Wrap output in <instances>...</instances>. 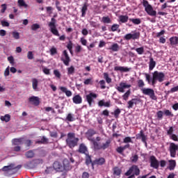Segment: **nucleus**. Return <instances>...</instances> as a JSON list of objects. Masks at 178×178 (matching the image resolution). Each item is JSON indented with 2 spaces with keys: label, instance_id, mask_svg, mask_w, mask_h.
I'll use <instances>...</instances> for the list:
<instances>
[{
  "label": "nucleus",
  "instance_id": "aec40b11",
  "mask_svg": "<svg viewBox=\"0 0 178 178\" xmlns=\"http://www.w3.org/2000/svg\"><path fill=\"white\" fill-rule=\"evenodd\" d=\"M78 152H79V154H83L84 155H87L88 154V149L84 143H81L79 145Z\"/></svg>",
  "mask_w": 178,
  "mask_h": 178
},
{
  "label": "nucleus",
  "instance_id": "a211bd4d",
  "mask_svg": "<svg viewBox=\"0 0 178 178\" xmlns=\"http://www.w3.org/2000/svg\"><path fill=\"white\" fill-rule=\"evenodd\" d=\"M105 162H106V160H105V158L100 157L99 159H96L95 161H92V166H94L95 165L102 166V165H105Z\"/></svg>",
  "mask_w": 178,
  "mask_h": 178
},
{
  "label": "nucleus",
  "instance_id": "b1692460",
  "mask_svg": "<svg viewBox=\"0 0 178 178\" xmlns=\"http://www.w3.org/2000/svg\"><path fill=\"white\" fill-rule=\"evenodd\" d=\"M115 72H130V68L124 67H120V66H115L114 67Z\"/></svg>",
  "mask_w": 178,
  "mask_h": 178
},
{
  "label": "nucleus",
  "instance_id": "c9c22d12",
  "mask_svg": "<svg viewBox=\"0 0 178 178\" xmlns=\"http://www.w3.org/2000/svg\"><path fill=\"white\" fill-rule=\"evenodd\" d=\"M109 49H111L113 52H118V51H119L120 49L119 44H118V43H114L111 45Z\"/></svg>",
  "mask_w": 178,
  "mask_h": 178
},
{
  "label": "nucleus",
  "instance_id": "c03bdc74",
  "mask_svg": "<svg viewBox=\"0 0 178 178\" xmlns=\"http://www.w3.org/2000/svg\"><path fill=\"white\" fill-rule=\"evenodd\" d=\"M0 119L3 122H9L10 120V115L9 114H6L4 116H1Z\"/></svg>",
  "mask_w": 178,
  "mask_h": 178
},
{
  "label": "nucleus",
  "instance_id": "338daca9",
  "mask_svg": "<svg viewBox=\"0 0 178 178\" xmlns=\"http://www.w3.org/2000/svg\"><path fill=\"white\" fill-rule=\"evenodd\" d=\"M81 178H90V173L88 172H83L82 173Z\"/></svg>",
  "mask_w": 178,
  "mask_h": 178
},
{
  "label": "nucleus",
  "instance_id": "412c9836",
  "mask_svg": "<svg viewBox=\"0 0 178 178\" xmlns=\"http://www.w3.org/2000/svg\"><path fill=\"white\" fill-rule=\"evenodd\" d=\"M16 168H15V164L10 163L9 165L3 166L1 168L2 172H10V170H15Z\"/></svg>",
  "mask_w": 178,
  "mask_h": 178
},
{
  "label": "nucleus",
  "instance_id": "7ed1b4c3",
  "mask_svg": "<svg viewBox=\"0 0 178 178\" xmlns=\"http://www.w3.org/2000/svg\"><path fill=\"white\" fill-rule=\"evenodd\" d=\"M79 141V138H76V134L72 132L67 134V138L66 139V143L67 145L70 148H74V147H77Z\"/></svg>",
  "mask_w": 178,
  "mask_h": 178
},
{
  "label": "nucleus",
  "instance_id": "de8ad7c7",
  "mask_svg": "<svg viewBox=\"0 0 178 178\" xmlns=\"http://www.w3.org/2000/svg\"><path fill=\"white\" fill-rule=\"evenodd\" d=\"M130 160L132 162V163H137V162L138 161V155L135 154V155L132 156L130 158Z\"/></svg>",
  "mask_w": 178,
  "mask_h": 178
},
{
  "label": "nucleus",
  "instance_id": "bf43d9fd",
  "mask_svg": "<svg viewBox=\"0 0 178 178\" xmlns=\"http://www.w3.org/2000/svg\"><path fill=\"white\" fill-rule=\"evenodd\" d=\"M99 84H100V88H102V90H105V88H106V86H105L106 83L104 80H101L99 81Z\"/></svg>",
  "mask_w": 178,
  "mask_h": 178
},
{
  "label": "nucleus",
  "instance_id": "a19ab883",
  "mask_svg": "<svg viewBox=\"0 0 178 178\" xmlns=\"http://www.w3.org/2000/svg\"><path fill=\"white\" fill-rule=\"evenodd\" d=\"M177 91H178V86L174 88H172L170 90L165 91V94H166V95H169V94L176 92Z\"/></svg>",
  "mask_w": 178,
  "mask_h": 178
},
{
  "label": "nucleus",
  "instance_id": "f8f14e48",
  "mask_svg": "<svg viewBox=\"0 0 178 178\" xmlns=\"http://www.w3.org/2000/svg\"><path fill=\"white\" fill-rule=\"evenodd\" d=\"M149 161L151 168H153L154 169H158L159 168V161H158V159H156L155 156H151L149 157Z\"/></svg>",
  "mask_w": 178,
  "mask_h": 178
},
{
  "label": "nucleus",
  "instance_id": "dca6fc26",
  "mask_svg": "<svg viewBox=\"0 0 178 178\" xmlns=\"http://www.w3.org/2000/svg\"><path fill=\"white\" fill-rule=\"evenodd\" d=\"M142 140V143H144L145 146L147 147V136L144 134V131L140 130V133L136 134V140Z\"/></svg>",
  "mask_w": 178,
  "mask_h": 178
},
{
  "label": "nucleus",
  "instance_id": "5701e85b",
  "mask_svg": "<svg viewBox=\"0 0 178 178\" xmlns=\"http://www.w3.org/2000/svg\"><path fill=\"white\" fill-rule=\"evenodd\" d=\"M113 176H118L120 177V175H122V169L118 166L114 167L113 168Z\"/></svg>",
  "mask_w": 178,
  "mask_h": 178
},
{
  "label": "nucleus",
  "instance_id": "0e129e2a",
  "mask_svg": "<svg viewBox=\"0 0 178 178\" xmlns=\"http://www.w3.org/2000/svg\"><path fill=\"white\" fill-rule=\"evenodd\" d=\"M28 59L31 60L34 59V54H33V51H29L27 54Z\"/></svg>",
  "mask_w": 178,
  "mask_h": 178
},
{
  "label": "nucleus",
  "instance_id": "4be33fe9",
  "mask_svg": "<svg viewBox=\"0 0 178 178\" xmlns=\"http://www.w3.org/2000/svg\"><path fill=\"white\" fill-rule=\"evenodd\" d=\"M72 101L74 104H76V105H79L83 102V98L80 95H76L74 97L72 98Z\"/></svg>",
  "mask_w": 178,
  "mask_h": 178
},
{
  "label": "nucleus",
  "instance_id": "774afa93",
  "mask_svg": "<svg viewBox=\"0 0 178 178\" xmlns=\"http://www.w3.org/2000/svg\"><path fill=\"white\" fill-rule=\"evenodd\" d=\"M170 138L171 140H173V141H178V137L177 136L176 134H172V135L170 136Z\"/></svg>",
  "mask_w": 178,
  "mask_h": 178
},
{
  "label": "nucleus",
  "instance_id": "052dcab7",
  "mask_svg": "<svg viewBox=\"0 0 178 178\" xmlns=\"http://www.w3.org/2000/svg\"><path fill=\"white\" fill-rule=\"evenodd\" d=\"M116 152L118 154H123V152H124V149L123 148V147H118L116 148Z\"/></svg>",
  "mask_w": 178,
  "mask_h": 178
},
{
  "label": "nucleus",
  "instance_id": "0eeeda50",
  "mask_svg": "<svg viewBox=\"0 0 178 178\" xmlns=\"http://www.w3.org/2000/svg\"><path fill=\"white\" fill-rule=\"evenodd\" d=\"M141 91L144 95H148L151 99H153V101H156V99H158V97H156V95H155V91L154 89L143 88L141 89Z\"/></svg>",
  "mask_w": 178,
  "mask_h": 178
},
{
  "label": "nucleus",
  "instance_id": "f704fd0d",
  "mask_svg": "<svg viewBox=\"0 0 178 178\" xmlns=\"http://www.w3.org/2000/svg\"><path fill=\"white\" fill-rule=\"evenodd\" d=\"M67 70L68 76H73V74H74L75 69L73 65H71L70 67L67 68Z\"/></svg>",
  "mask_w": 178,
  "mask_h": 178
},
{
  "label": "nucleus",
  "instance_id": "5fc2aeb1",
  "mask_svg": "<svg viewBox=\"0 0 178 178\" xmlns=\"http://www.w3.org/2000/svg\"><path fill=\"white\" fill-rule=\"evenodd\" d=\"M135 50L136 51L137 54H138V55H143V54H144L143 47L136 48Z\"/></svg>",
  "mask_w": 178,
  "mask_h": 178
},
{
  "label": "nucleus",
  "instance_id": "a18cd8bd",
  "mask_svg": "<svg viewBox=\"0 0 178 178\" xmlns=\"http://www.w3.org/2000/svg\"><path fill=\"white\" fill-rule=\"evenodd\" d=\"M130 94H131V91L128 90L123 95L122 98L124 101H127L129 99V97H130Z\"/></svg>",
  "mask_w": 178,
  "mask_h": 178
},
{
  "label": "nucleus",
  "instance_id": "79ce46f5",
  "mask_svg": "<svg viewBox=\"0 0 178 178\" xmlns=\"http://www.w3.org/2000/svg\"><path fill=\"white\" fill-rule=\"evenodd\" d=\"M177 91H178V86L174 88H172L170 90L165 91V94H166V95H169V94L176 92Z\"/></svg>",
  "mask_w": 178,
  "mask_h": 178
},
{
  "label": "nucleus",
  "instance_id": "9d476101",
  "mask_svg": "<svg viewBox=\"0 0 178 178\" xmlns=\"http://www.w3.org/2000/svg\"><path fill=\"white\" fill-rule=\"evenodd\" d=\"M60 60L65 65V66H69V63H70V57L67 54V51L64 50L63 52V56L60 58Z\"/></svg>",
  "mask_w": 178,
  "mask_h": 178
},
{
  "label": "nucleus",
  "instance_id": "f03ea898",
  "mask_svg": "<svg viewBox=\"0 0 178 178\" xmlns=\"http://www.w3.org/2000/svg\"><path fill=\"white\" fill-rule=\"evenodd\" d=\"M144 76L148 84H151L152 83V86H155V84H156V81H158L159 83H162L165 80V73L162 72L154 71L152 73V79L151 75H149V74L145 73Z\"/></svg>",
  "mask_w": 178,
  "mask_h": 178
},
{
  "label": "nucleus",
  "instance_id": "49530a36",
  "mask_svg": "<svg viewBox=\"0 0 178 178\" xmlns=\"http://www.w3.org/2000/svg\"><path fill=\"white\" fill-rule=\"evenodd\" d=\"M104 77L106 81V83H108V84H110V83H112V79H111L109 77V74L106 72L104 73Z\"/></svg>",
  "mask_w": 178,
  "mask_h": 178
},
{
  "label": "nucleus",
  "instance_id": "680f3d73",
  "mask_svg": "<svg viewBox=\"0 0 178 178\" xmlns=\"http://www.w3.org/2000/svg\"><path fill=\"white\" fill-rule=\"evenodd\" d=\"M50 54L51 56L56 55V54H58V50H56V48L52 47L50 49Z\"/></svg>",
  "mask_w": 178,
  "mask_h": 178
},
{
  "label": "nucleus",
  "instance_id": "c756f323",
  "mask_svg": "<svg viewBox=\"0 0 178 178\" xmlns=\"http://www.w3.org/2000/svg\"><path fill=\"white\" fill-rule=\"evenodd\" d=\"M17 3L19 8H24V9H27L29 8V4L26 3L24 0H18Z\"/></svg>",
  "mask_w": 178,
  "mask_h": 178
},
{
  "label": "nucleus",
  "instance_id": "2eb2a0df",
  "mask_svg": "<svg viewBox=\"0 0 178 178\" xmlns=\"http://www.w3.org/2000/svg\"><path fill=\"white\" fill-rule=\"evenodd\" d=\"M29 102L34 106H38L40 105V97L36 96H32L29 98Z\"/></svg>",
  "mask_w": 178,
  "mask_h": 178
},
{
  "label": "nucleus",
  "instance_id": "1a4fd4ad",
  "mask_svg": "<svg viewBox=\"0 0 178 178\" xmlns=\"http://www.w3.org/2000/svg\"><path fill=\"white\" fill-rule=\"evenodd\" d=\"M98 96L94 92H90L88 95H86V99L89 105V106H92V102Z\"/></svg>",
  "mask_w": 178,
  "mask_h": 178
},
{
  "label": "nucleus",
  "instance_id": "72a5a7b5",
  "mask_svg": "<svg viewBox=\"0 0 178 178\" xmlns=\"http://www.w3.org/2000/svg\"><path fill=\"white\" fill-rule=\"evenodd\" d=\"M119 27H120V24H113L111 26V31H113V32L118 31V33H120V29H119Z\"/></svg>",
  "mask_w": 178,
  "mask_h": 178
},
{
  "label": "nucleus",
  "instance_id": "20e7f679",
  "mask_svg": "<svg viewBox=\"0 0 178 178\" xmlns=\"http://www.w3.org/2000/svg\"><path fill=\"white\" fill-rule=\"evenodd\" d=\"M125 176H129L128 178H136V176H140V168L137 165H133L125 172Z\"/></svg>",
  "mask_w": 178,
  "mask_h": 178
},
{
  "label": "nucleus",
  "instance_id": "39448f33",
  "mask_svg": "<svg viewBox=\"0 0 178 178\" xmlns=\"http://www.w3.org/2000/svg\"><path fill=\"white\" fill-rule=\"evenodd\" d=\"M143 6L145 8V10L149 16H156V11L154 10V8H152V6L149 4L148 1L143 0Z\"/></svg>",
  "mask_w": 178,
  "mask_h": 178
},
{
  "label": "nucleus",
  "instance_id": "3c124183",
  "mask_svg": "<svg viewBox=\"0 0 178 178\" xmlns=\"http://www.w3.org/2000/svg\"><path fill=\"white\" fill-rule=\"evenodd\" d=\"M120 108H117L114 111V117L115 118V119H118L119 118V115H120Z\"/></svg>",
  "mask_w": 178,
  "mask_h": 178
},
{
  "label": "nucleus",
  "instance_id": "13d9d810",
  "mask_svg": "<svg viewBox=\"0 0 178 178\" xmlns=\"http://www.w3.org/2000/svg\"><path fill=\"white\" fill-rule=\"evenodd\" d=\"M67 48L69 49L70 54H73V51H72L73 49V44L72 43V41H70L69 44H67Z\"/></svg>",
  "mask_w": 178,
  "mask_h": 178
},
{
  "label": "nucleus",
  "instance_id": "e2e57ef3",
  "mask_svg": "<svg viewBox=\"0 0 178 178\" xmlns=\"http://www.w3.org/2000/svg\"><path fill=\"white\" fill-rule=\"evenodd\" d=\"M173 131H174L173 127H170L169 129L167 130L168 136H172L173 134Z\"/></svg>",
  "mask_w": 178,
  "mask_h": 178
},
{
  "label": "nucleus",
  "instance_id": "864d4df0",
  "mask_svg": "<svg viewBox=\"0 0 178 178\" xmlns=\"http://www.w3.org/2000/svg\"><path fill=\"white\" fill-rule=\"evenodd\" d=\"M145 83H144V81L143 79H139L138 80V87H139V88H143V87H145Z\"/></svg>",
  "mask_w": 178,
  "mask_h": 178
},
{
  "label": "nucleus",
  "instance_id": "09e8293b",
  "mask_svg": "<svg viewBox=\"0 0 178 178\" xmlns=\"http://www.w3.org/2000/svg\"><path fill=\"white\" fill-rule=\"evenodd\" d=\"M163 113L165 116H168L169 118H173V116H175V115L172 113V111L168 109L164 110Z\"/></svg>",
  "mask_w": 178,
  "mask_h": 178
},
{
  "label": "nucleus",
  "instance_id": "f257e3e1",
  "mask_svg": "<svg viewBox=\"0 0 178 178\" xmlns=\"http://www.w3.org/2000/svg\"><path fill=\"white\" fill-rule=\"evenodd\" d=\"M95 134H97V131L93 129H89L86 133V138L92 143L95 151H99L101 149L105 151V149L110 147L111 143V140H107L106 143L101 145V143L95 141L94 138H92V136H95Z\"/></svg>",
  "mask_w": 178,
  "mask_h": 178
},
{
  "label": "nucleus",
  "instance_id": "bb28decb",
  "mask_svg": "<svg viewBox=\"0 0 178 178\" xmlns=\"http://www.w3.org/2000/svg\"><path fill=\"white\" fill-rule=\"evenodd\" d=\"M13 145H23V138L13 139Z\"/></svg>",
  "mask_w": 178,
  "mask_h": 178
},
{
  "label": "nucleus",
  "instance_id": "6ab92c4d",
  "mask_svg": "<svg viewBox=\"0 0 178 178\" xmlns=\"http://www.w3.org/2000/svg\"><path fill=\"white\" fill-rule=\"evenodd\" d=\"M53 168L56 172H63V167L62 163L59 161H54L53 163Z\"/></svg>",
  "mask_w": 178,
  "mask_h": 178
},
{
  "label": "nucleus",
  "instance_id": "4d7b16f0",
  "mask_svg": "<svg viewBox=\"0 0 178 178\" xmlns=\"http://www.w3.org/2000/svg\"><path fill=\"white\" fill-rule=\"evenodd\" d=\"M38 29H40V24H32L31 30H33V31H36V30H38Z\"/></svg>",
  "mask_w": 178,
  "mask_h": 178
},
{
  "label": "nucleus",
  "instance_id": "e433bc0d",
  "mask_svg": "<svg viewBox=\"0 0 178 178\" xmlns=\"http://www.w3.org/2000/svg\"><path fill=\"white\" fill-rule=\"evenodd\" d=\"M65 120H67V122H74V120H76V118H74V115H73V114L72 113H68Z\"/></svg>",
  "mask_w": 178,
  "mask_h": 178
},
{
  "label": "nucleus",
  "instance_id": "393cba45",
  "mask_svg": "<svg viewBox=\"0 0 178 178\" xmlns=\"http://www.w3.org/2000/svg\"><path fill=\"white\" fill-rule=\"evenodd\" d=\"M59 89L60 90V91H62V92H64L65 95H67V97H72V91L68 90L67 88L65 86H60Z\"/></svg>",
  "mask_w": 178,
  "mask_h": 178
},
{
  "label": "nucleus",
  "instance_id": "cd10ccee",
  "mask_svg": "<svg viewBox=\"0 0 178 178\" xmlns=\"http://www.w3.org/2000/svg\"><path fill=\"white\" fill-rule=\"evenodd\" d=\"M155 66H156V62L154 60L153 58H150L149 62V70H154Z\"/></svg>",
  "mask_w": 178,
  "mask_h": 178
},
{
  "label": "nucleus",
  "instance_id": "9b49d317",
  "mask_svg": "<svg viewBox=\"0 0 178 178\" xmlns=\"http://www.w3.org/2000/svg\"><path fill=\"white\" fill-rule=\"evenodd\" d=\"M138 38H140V32H136L134 34L128 33L126 34L124 37V39L127 40V41H129L130 40H138Z\"/></svg>",
  "mask_w": 178,
  "mask_h": 178
},
{
  "label": "nucleus",
  "instance_id": "ddd939ff",
  "mask_svg": "<svg viewBox=\"0 0 178 178\" xmlns=\"http://www.w3.org/2000/svg\"><path fill=\"white\" fill-rule=\"evenodd\" d=\"M131 87V85L127 84L124 82L120 83V86H117L115 88L119 92H124V89L126 88H130Z\"/></svg>",
  "mask_w": 178,
  "mask_h": 178
},
{
  "label": "nucleus",
  "instance_id": "473e14b6",
  "mask_svg": "<svg viewBox=\"0 0 178 178\" xmlns=\"http://www.w3.org/2000/svg\"><path fill=\"white\" fill-rule=\"evenodd\" d=\"M119 20L121 23H127L129 22V16L127 15H120Z\"/></svg>",
  "mask_w": 178,
  "mask_h": 178
},
{
  "label": "nucleus",
  "instance_id": "37998d69",
  "mask_svg": "<svg viewBox=\"0 0 178 178\" xmlns=\"http://www.w3.org/2000/svg\"><path fill=\"white\" fill-rule=\"evenodd\" d=\"M102 23L109 24L112 23V19H111V18L109 17H103L102 18Z\"/></svg>",
  "mask_w": 178,
  "mask_h": 178
},
{
  "label": "nucleus",
  "instance_id": "c85d7f7f",
  "mask_svg": "<svg viewBox=\"0 0 178 178\" xmlns=\"http://www.w3.org/2000/svg\"><path fill=\"white\" fill-rule=\"evenodd\" d=\"M170 45L172 47H175V45H177L178 44V37L177 36H172L170 38Z\"/></svg>",
  "mask_w": 178,
  "mask_h": 178
},
{
  "label": "nucleus",
  "instance_id": "4468645a",
  "mask_svg": "<svg viewBox=\"0 0 178 178\" xmlns=\"http://www.w3.org/2000/svg\"><path fill=\"white\" fill-rule=\"evenodd\" d=\"M72 165H70V161L67 159H65L63 161V171L67 172L68 170H71Z\"/></svg>",
  "mask_w": 178,
  "mask_h": 178
},
{
  "label": "nucleus",
  "instance_id": "2f4dec72",
  "mask_svg": "<svg viewBox=\"0 0 178 178\" xmlns=\"http://www.w3.org/2000/svg\"><path fill=\"white\" fill-rule=\"evenodd\" d=\"M32 87L35 91H38L37 87H38V80L37 79H32Z\"/></svg>",
  "mask_w": 178,
  "mask_h": 178
},
{
  "label": "nucleus",
  "instance_id": "6e6d98bb",
  "mask_svg": "<svg viewBox=\"0 0 178 178\" xmlns=\"http://www.w3.org/2000/svg\"><path fill=\"white\" fill-rule=\"evenodd\" d=\"M83 51V47L81 45H77L75 47V54H80Z\"/></svg>",
  "mask_w": 178,
  "mask_h": 178
},
{
  "label": "nucleus",
  "instance_id": "7c9ffc66",
  "mask_svg": "<svg viewBox=\"0 0 178 178\" xmlns=\"http://www.w3.org/2000/svg\"><path fill=\"white\" fill-rule=\"evenodd\" d=\"M169 167L168 169L170 170H175V168H176V161L175 160H170L169 161Z\"/></svg>",
  "mask_w": 178,
  "mask_h": 178
},
{
  "label": "nucleus",
  "instance_id": "f3484780",
  "mask_svg": "<svg viewBox=\"0 0 178 178\" xmlns=\"http://www.w3.org/2000/svg\"><path fill=\"white\" fill-rule=\"evenodd\" d=\"M139 102H141V99H137V98H134L127 102V108L128 109H131L134 105H137Z\"/></svg>",
  "mask_w": 178,
  "mask_h": 178
},
{
  "label": "nucleus",
  "instance_id": "a878e982",
  "mask_svg": "<svg viewBox=\"0 0 178 178\" xmlns=\"http://www.w3.org/2000/svg\"><path fill=\"white\" fill-rule=\"evenodd\" d=\"M88 9V3L86 2L83 3V6L81 8V16L82 17H86V13H87V10Z\"/></svg>",
  "mask_w": 178,
  "mask_h": 178
},
{
  "label": "nucleus",
  "instance_id": "603ef678",
  "mask_svg": "<svg viewBox=\"0 0 178 178\" xmlns=\"http://www.w3.org/2000/svg\"><path fill=\"white\" fill-rule=\"evenodd\" d=\"M12 35L15 40H19L20 38V33H19V32L13 31Z\"/></svg>",
  "mask_w": 178,
  "mask_h": 178
},
{
  "label": "nucleus",
  "instance_id": "ea45409f",
  "mask_svg": "<svg viewBox=\"0 0 178 178\" xmlns=\"http://www.w3.org/2000/svg\"><path fill=\"white\" fill-rule=\"evenodd\" d=\"M86 155V165H92V160L91 159V156H90L89 153H88V154H85Z\"/></svg>",
  "mask_w": 178,
  "mask_h": 178
},
{
  "label": "nucleus",
  "instance_id": "8fccbe9b",
  "mask_svg": "<svg viewBox=\"0 0 178 178\" xmlns=\"http://www.w3.org/2000/svg\"><path fill=\"white\" fill-rule=\"evenodd\" d=\"M156 116H157V119L159 120H162V119H163V111H159L156 113Z\"/></svg>",
  "mask_w": 178,
  "mask_h": 178
},
{
  "label": "nucleus",
  "instance_id": "6e6552de",
  "mask_svg": "<svg viewBox=\"0 0 178 178\" xmlns=\"http://www.w3.org/2000/svg\"><path fill=\"white\" fill-rule=\"evenodd\" d=\"M169 151L171 158H176V152L178 151V145H176L175 143H170Z\"/></svg>",
  "mask_w": 178,
  "mask_h": 178
},
{
  "label": "nucleus",
  "instance_id": "423d86ee",
  "mask_svg": "<svg viewBox=\"0 0 178 178\" xmlns=\"http://www.w3.org/2000/svg\"><path fill=\"white\" fill-rule=\"evenodd\" d=\"M55 24H56V19H55V18H51V21L49 23L50 31L54 35L59 37L60 35L59 34V31H58L56 25Z\"/></svg>",
  "mask_w": 178,
  "mask_h": 178
},
{
  "label": "nucleus",
  "instance_id": "4c0bfd02",
  "mask_svg": "<svg viewBox=\"0 0 178 178\" xmlns=\"http://www.w3.org/2000/svg\"><path fill=\"white\" fill-rule=\"evenodd\" d=\"M129 22H131L133 24H136V25L141 24V19L140 18H136V19L130 18Z\"/></svg>",
  "mask_w": 178,
  "mask_h": 178
},
{
  "label": "nucleus",
  "instance_id": "58836bf2",
  "mask_svg": "<svg viewBox=\"0 0 178 178\" xmlns=\"http://www.w3.org/2000/svg\"><path fill=\"white\" fill-rule=\"evenodd\" d=\"M34 155H35V154H34V151H33V150H29L28 152H26L25 153V156L28 159L34 158Z\"/></svg>",
  "mask_w": 178,
  "mask_h": 178
},
{
  "label": "nucleus",
  "instance_id": "69168bd1",
  "mask_svg": "<svg viewBox=\"0 0 178 178\" xmlns=\"http://www.w3.org/2000/svg\"><path fill=\"white\" fill-rule=\"evenodd\" d=\"M54 74L57 77L58 79H60V72L58 70H55L54 71Z\"/></svg>",
  "mask_w": 178,
  "mask_h": 178
}]
</instances>
